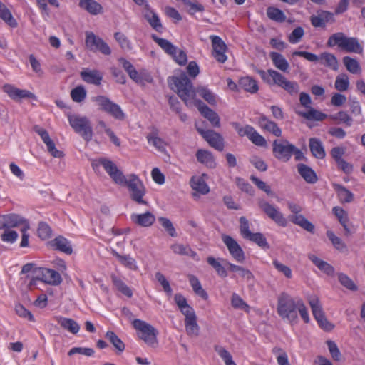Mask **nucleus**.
<instances>
[{
  "label": "nucleus",
  "instance_id": "1",
  "mask_svg": "<svg viewBox=\"0 0 365 365\" xmlns=\"http://www.w3.org/2000/svg\"><path fill=\"white\" fill-rule=\"evenodd\" d=\"M255 71L260 76L264 82L269 85H277L291 96L297 95L299 91V86L296 81H289L282 73L275 70L268 69L264 71L256 68Z\"/></svg>",
  "mask_w": 365,
  "mask_h": 365
},
{
  "label": "nucleus",
  "instance_id": "2",
  "mask_svg": "<svg viewBox=\"0 0 365 365\" xmlns=\"http://www.w3.org/2000/svg\"><path fill=\"white\" fill-rule=\"evenodd\" d=\"M168 81L170 85H174L175 88L171 86V88L177 92L186 106H188L190 99L195 98V88L186 74L182 73L179 76H173Z\"/></svg>",
  "mask_w": 365,
  "mask_h": 365
},
{
  "label": "nucleus",
  "instance_id": "3",
  "mask_svg": "<svg viewBox=\"0 0 365 365\" xmlns=\"http://www.w3.org/2000/svg\"><path fill=\"white\" fill-rule=\"evenodd\" d=\"M297 306L298 299L295 300L285 292L281 293L277 298L278 314L290 323L295 322L297 319Z\"/></svg>",
  "mask_w": 365,
  "mask_h": 365
},
{
  "label": "nucleus",
  "instance_id": "4",
  "mask_svg": "<svg viewBox=\"0 0 365 365\" xmlns=\"http://www.w3.org/2000/svg\"><path fill=\"white\" fill-rule=\"evenodd\" d=\"M327 45L329 47L337 45L341 50L349 53H361L363 51V48L356 38L347 37L342 32H337L330 36Z\"/></svg>",
  "mask_w": 365,
  "mask_h": 365
},
{
  "label": "nucleus",
  "instance_id": "5",
  "mask_svg": "<svg viewBox=\"0 0 365 365\" xmlns=\"http://www.w3.org/2000/svg\"><path fill=\"white\" fill-rule=\"evenodd\" d=\"M119 185L127 187L132 200L139 205H148V202L143 200L146 192L145 187L138 175L130 174L128 179L125 177V182Z\"/></svg>",
  "mask_w": 365,
  "mask_h": 365
},
{
  "label": "nucleus",
  "instance_id": "6",
  "mask_svg": "<svg viewBox=\"0 0 365 365\" xmlns=\"http://www.w3.org/2000/svg\"><path fill=\"white\" fill-rule=\"evenodd\" d=\"M70 125L74 131L79 134L86 142L91 140L93 138V128L90 120L86 116L76 114L68 115Z\"/></svg>",
  "mask_w": 365,
  "mask_h": 365
},
{
  "label": "nucleus",
  "instance_id": "7",
  "mask_svg": "<svg viewBox=\"0 0 365 365\" xmlns=\"http://www.w3.org/2000/svg\"><path fill=\"white\" fill-rule=\"evenodd\" d=\"M133 326L140 331L138 336L145 344L152 347H155L158 345L157 335L158 331L154 327L141 319L133 320Z\"/></svg>",
  "mask_w": 365,
  "mask_h": 365
},
{
  "label": "nucleus",
  "instance_id": "8",
  "mask_svg": "<svg viewBox=\"0 0 365 365\" xmlns=\"http://www.w3.org/2000/svg\"><path fill=\"white\" fill-rule=\"evenodd\" d=\"M92 100L97 103L101 110L110 115L114 118L119 120H123L125 119V115L120 107L115 103L111 101L108 97L105 96H98L93 97Z\"/></svg>",
  "mask_w": 365,
  "mask_h": 365
},
{
  "label": "nucleus",
  "instance_id": "9",
  "mask_svg": "<svg viewBox=\"0 0 365 365\" xmlns=\"http://www.w3.org/2000/svg\"><path fill=\"white\" fill-rule=\"evenodd\" d=\"M308 302L311 307L313 316L319 327L325 331H331L334 328V325L326 318L319 297L316 295H311L308 298Z\"/></svg>",
  "mask_w": 365,
  "mask_h": 365
},
{
  "label": "nucleus",
  "instance_id": "10",
  "mask_svg": "<svg viewBox=\"0 0 365 365\" xmlns=\"http://www.w3.org/2000/svg\"><path fill=\"white\" fill-rule=\"evenodd\" d=\"M295 145L285 139H277L272 143L273 155L279 160L287 162L293 155Z\"/></svg>",
  "mask_w": 365,
  "mask_h": 365
},
{
  "label": "nucleus",
  "instance_id": "11",
  "mask_svg": "<svg viewBox=\"0 0 365 365\" xmlns=\"http://www.w3.org/2000/svg\"><path fill=\"white\" fill-rule=\"evenodd\" d=\"M258 206L269 218L278 225L282 227L287 226V220L277 207L262 199L258 200Z\"/></svg>",
  "mask_w": 365,
  "mask_h": 365
},
{
  "label": "nucleus",
  "instance_id": "12",
  "mask_svg": "<svg viewBox=\"0 0 365 365\" xmlns=\"http://www.w3.org/2000/svg\"><path fill=\"white\" fill-rule=\"evenodd\" d=\"M12 227L29 229V223L24 217L16 214H8L0 216V230H8Z\"/></svg>",
  "mask_w": 365,
  "mask_h": 365
},
{
  "label": "nucleus",
  "instance_id": "13",
  "mask_svg": "<svg viewBox=\"0 0 365 365\" xmlns=\"http://www.w3.org/2000/svg\"><path fill=\"white\" fill-rule=\"evenodd\" d=\"M85 43L86 47L92 51H99L106 56L111 53V50L108 43L93 32H86Z\"/></svg>",
  "mask_w": 365,
  "mask_h": 365
},
{
  "label": "nucleus",
  "instance_id": "14",
  "mask_svg": "<svg viewBox=\"0 0 365 365\" xmlns=\"http://www.w3.org/2000/svg\"><path fill=\"white\" fill-rule=\"evenodd\" d=\"M222 240L233 259L237 262H244L245 260V252L237 242L232 237L226 235L222 236Z\"/></svg>",
  "mask_w": 365,
  "mask_h": 365
},
{
  "label": "nucleus",
  "instance_id": "15",
  "mask_svg": "<svg viewBox=\"0 0 365 365\" xmlns=\"http://www.w3.org/2000/svg\"><path fill=\"white\" fill-rule=\"evenodd\" d=\"M197 131L202 136V138L209 143V145L215 149L222 151L224 149V140L220 134L212 130H204L197 128Z\"/></svg>",
  "mask_w": 365,
  "mask_h": 365
},
{
  "label": "nucleus",
  "instance_id": "16",
  "mask_svg": "<svg viewBox=\"0 0 365 365\" xmlns=\"http://www.w3.org/2000/svg\"><path fill=\"white\" fill-rule=\"evenodd\" d=\"M98 162L115 183L119 185L125 182V176L113 161L107 158H101Z\"/></svg>",
  "mask_w": 365,
  "mask_h": 365
},
{
  "label": "nucleus",
  "instance_id": "17",
  "mask_svg": "<svg viewBox=\"0 0 365 365\" xmlns=\"http://www.w3.org/2000/svg\"><path fill=\"white\" fill-rule=\"evenodd\" d=\"M335 21L334 14L325 10H318L310 16L311 24L315 28H325L327 23L333 24Z\"/></svg>",
  "mask_w": 365,
  "mask_h": 365
},
{
  "label": "nucleus",
  "instance_id": "18",
  "mask_svg": "<svg viewBox=\"0 0 365 365\" xmlns=\"http://www.w3.org/2000/svg\"><path fill=\"white\" fill-rule=\"evenodd\" d=\"M212 46L213 48V56L220 63H225L227 61L225 51L227 46L222 38L217 36H210Z\"/></svg>",
  "mask_w": 365,
  "mask_h": 365
},
{
  "label": "nucleus",
  "instance_id": "19",
  "mask_svg": "<svg viewBox=\"0 0 365 365\" xmlns=\"http://www.w3.org/2000/svg\"><path fill=\"white\" fill-rule=\"evenodd\" d=\"M48 245L53 250L68 255L73 253L71 242L62 235H58L48 242Z\"/></svg>",
  "mask_w": 365,
  "mask_h": 365
},
{
  "label": "nucleus",
  "instance_id": "20",
  "mask_svg": "<svg viewBox=\"0 0 365 365\" xmlns=\"http://www.w3.org/2000/svg\"><path fill=\"white\" fill-rule=\"evenodd\" d=\"M25 279L30 280L29 283L28 284L29 289H40L41 287L38 286V284H41L43 286L46 284L44 268L36 267L34 269L33 274L31 275L27 274L25 277Z\"/></svg>",
  "mask_w": 365,
  "mask_h": 365
},
{
  "label": "nucleus",
  "instance_id": "21",
  "mask_svg": "<svg viewBox=\"0 0 365 365\" xmlns=\"http://www.w3.org/2000/svg\"><path fill=\"white\" fill-rule=\"evenodd\" d=\"M144 7L142 14L145 19L148 22L150 26L159 32L163 29V25L160 22V18L158 14L151 9L150 5L146 2L143 4Z\"/></svg>",
  "mask_w": 365,
  "mask_h": 365
},
{
  "label": "nucleus",
  "instance_id": "22",
  "mask_svg": "<svg viewBox=\"0 0 365 365\" xmlns=\"http://www.w3.org/2000/svg\"><path fill=\"white\" fill-rule=\"evenodd\" d=\"M197 103L198 106V110L202 114V115H203V117L207 119L213 127L220 128V119L218 114L215 111L210 108L202 101H198Z\"/></svg>",
  "mask_w": 365,
  "mask_h": 365
},
{
  "label": "nucleus",
  "instance_id": "23",
  "mask_svg": "<svg viewBox=\"0 0 365 365\" xmlns=\"http://www.w3.org/2000/svg\"><path fill=\"white\" fill-rule=\"evenodd\" d=\"M3 89L11 99L16 101H19L23 98H29L34 96L27 90L19 89L11 85H5Z\"/></svg>",
  "mask_w": 365,
  "mask_h": 365
},
{
  "label": "nucleus",
  "instance_id": "24",
  "mask_svg": "<svg viewBox=\"0 0 365 365\" xmlns=\"http://www.w3.org/2000/svg\"><path fill=\"white\" fill-rule=\"evenodd\" d=\"M81 77L87 83L99 86L103 79V74L98 70L84 69L81 73Z\"/></svg>",
  "mask_w": 365,
  "mask_h": 365
},
{
  "label": "nucleus",
  "instance_id": "25",
  "mask_svg": "<svg viewBox=\"0 0 365 365\" xmlns=\"http://www.w3.org/2000/svg\"><path fill=\"white\" fill-rule=\"evenodd\" d=\"M130 219L134 224L145 227L151 226L155 221V215L150 212L143 214H132Z\"/></svg>",
  "mask_w": 365,
  "mask_h": 365
},
{
  "label": "nucleus",
  "instance_id": "26",
  "mask_svg": "<svg viewBox=\"0 0 365 365\" xmlns=\"http://www.w3.org/2000/svg\"><path fill=\"white\" fill-rule=\"evenodd\" d=\"M197 160L209 168H215L216 162L212 153L207 150L199 149L196 152Z\"/></svg>",
  "mask_w": 365,
  "mask_h": 365
},
{
  "label": "nucleus",
  "instance_id": "27",
  "mask_svg": "<svg viewBox=\"0 0 365 365\" xmlns=\"http://www.w3.org/2000/svg\"><path fill=\"white\" fill-rule=\"evenodd\" d=\"M258 123L262 129L272 133L277 137L281 136L282 130L278 127L276 123L269 120L265 115H262L259 118Z\"/></svg>",
  "mask_w": 365,
  "mask_h": 365
},
{
  "label": "nucleus",
  "instance_id": "28",
  "mask_svg": "<svg viewBox=\"0 0 365 365\" xmlns=\"http://www.w3.org/2000/svg\"><path fill=\"white\" fill-rule=\"evenodd\" d=\"M308 258L319 269L326 274L329 276H333L334 274L335 270L334 267L327 262L319 259L314 255H309Z\"/></svg>",
  "mask_w": 365,
  "mask_h": 365
},
{
  "label": "nucleus",
  "instance_id": "29",
  "mask_svg": "<svg viewBox=\"0 0 365 365\" xmlns=\"http://www.w3.org/2000/svg\"><path fill=\"white\" fill-rule=\"evenodd\" d=\"M147 140L148 143L153 145L158 151L161 153L165 152L166 143L160 138L158 137V130L153 128L152 131L148 134Z\"/></svg>",
  "mask_w": 365,
  "mask_h": 365
},
{
  "label": "nucleus",
  "instance_id": "30",
  "mask_svg": "<svg viewBox=\"0 0 365 365\" xmlns=\"http://www.w3.org/2000/svg\"><path fill=\"white\" fill-rule=\"evenodd\" d=\"M78 6L92 15H97L103 11L102 6L95 0H79Z\"/></svg>",
  "mask_w": 365,
  "mask_h": 365
},
{
  "label": "nucleus",
  "instance_id": "31",
  "mask_svg": "<svg viewBox=\"0 0 365 365\" xmlns=\"http://www.w3.org/2000/svg\"><path fill=\"white\" fill-rule=\"evenodd\" d=\"M309 145L312 154L318 159H323L326 156L324 146L320 140L312 138L309 140Z\"/></svg>",
  "mask_w": 365,
  "mask_h": 365
},
{
  "label": "nucleus",
  "instance_id": "32",
  "mask_svg": "<svg viewBox=\"0 0 365 365\" xmlns=\"http://www.w3.org/2000/svg\"><path fill=\"white\" fill-rule=\"evenodd\" d=\"M111 253L114 257H115L118 259L119 262L124 267L131 270H138V267L137 266L135 259L131 257L129 255H120L115 250H112Z\"/></svg>",
  "mask_w": 365,
  "mask_h": 365
},
{
  "label": "nucleus",
  "instance_id": "33",
  "mask_svg": "<svg viewBox=\"0 0 365 365\" xmlns=\"http://www.w3.org/2000/svg\"><path fill=\"white\" fill-rule=\"evenodd\" d=\"M105 337L113 346L117 354L124 351L125 345L114 331H108L105 334Z\"/></svg>",
  "mask_w": 365,
  "mask_h": 365
},
{
  "label": "nucleus",
  "instance_id": "34",
  "mask_svg": "<svg viewBox=\"0 0 365 365\" xmlns=\"http://www.w3.org/2000/svg\"><path fill=\"white\" fill-rule=\"evenodd\" d=\"M191 187L202 195H206L210 192V188L201 176H193L190 180Z\"/></svg>",
  "mask_w": 365,
  "mask_h": 365
},
{
  "label": "nucleus",
  "instance_id": "35",
  "mask_svg": "<svg viewBox=\"0 0 365 365\" xmlns=\"http://www.w3.org/2000/svg\"><path fill=\"white\" fill-rule=\"evenodd\" d=\"M297 169L299 173L306 182L313 184L317 181V176L310 167L300 163L297 165Z\"/></svg>",
  "mask_w": 365,
  "mask_h": 365
},
{
  "label": "nucleus",
  "instance_id": "36",
  "mask_svg": "<svg viewBox=\"0 0 365 365\" xmlns=\"http://www.w3.org/2000/svg\"><path fill=\"white\" fill-rule=\"evenodd\" d=\"M151 38L168 55L174 56L177 53V47L167 39L161 38L155 34H153Z\"/></svg>",
  "mask_w": 365,
  "mask_h": 365
},
{
  "label": "nucleus",
  "instance_id": "37",
  "mask_svg": "<svg viewBox=\"0 0 365 365\" xmlns=\"http://www.w3.org/2000/svg\"><path fill=\"white\" fill-rule=\"evenodd\" d=\"M269 57L274 65V66L283 71V72H287L289 65L288 61L286 60V58L282 55L281 53H279L277 52H271L269 53Z\"/></svg>",
  "mask_w": 365,
  "mask_h": 365
},
{
  "label": "nucleus",
  "instance_id": "38",
  "mask_svg": "<svg viewBox=\"0 0 365 365\" xmlns=\"http://www.w3.org/2000/svg\"><path fill=\"white\" fill-rule=\"evenodd\" d=\"M333 186L341 203H349L354 200V194L344 186L339 184H334Z\"/></svg>",
  "mask_w": 365,
  "mask_h": 365
},
{
  "label": "nucleus",
  "instance_id": "39",
  "mask_svg": "<svg viewBox=\"0 0 365 365\" xmlns=\"http://www.w3.org/2000/svg\"><path fill=\"white\" fill-rule=\"evenodd\" d=\"M319 61H320L321 64L329 67L334 71L338 70L339 63L337 58L332 53L327 52L321 53L319 56Z\"/></svg>",
  "mask_w": 365,
  "mask_h": 365
},
{
  "label": "nucleus",
  "instance_id": "40",
  "mask_svg": "<svg viewBox=\"0 0 365 365\" xmlns=\"http://www.w3.org/2000/svg\"><path fill=\"white\" fill-rule=\"evenodd\" d=\"M290 220L307 232L311 233L314 232V225L302 215H293L291 217Z\"/></svg>",
  "mask_w": 365,
  "mask_h": 365
},
{
  "label": "nucleus",
  "instance_id": "41",
  "mask_svg": "<svg viewBox=\"0 0 365 365\" xmlns=\"http://www.w3.org/2000/svg\"><path fill=\"white\" fill-rule=\"evenodd\" d=\"M239 86L251 93H256L259 89L256 81L249 76L241 78L239 81Z\"/></svg>",
  "mask_w": 365,
  "mask_h": 365
},
{
  "label": "nucleus",
  "instance_id": "42",
  "mask_svg": "<svg viewBox=\"0 0 365 365\" xmlns=\"http://www.w3.org/2000/svg\"><path fill=\"white\" fill-rule=\"evenodd\" d=\"M219 260L223 261L226 264L225 262L227 261L223 259H216L215 257L211 256L207 258V262L213 267L217 274L220 277L225 278L227 276V272Z\"/></svg>",
  "mask_w": 365,
  "mask_h": 365
},
{
  "label": "nucleus",
  "instance_id": "43",
  "mask_svg": "<svg viewBox=\"0 0 365 365\" xmlns=\"http://www.w3.org/2000/svg\"><path fill=\"white\" fill-rule=\"evenodd\" d=\"M63 273L54 269L47 268V284L52 286L60 285L63 282Z\"/></svg>",
  "mask_w": 365,
  "mask_h": 365
},
{
  "label": "nucleus",
  "instance_id": "44",
  "mask_svg": "<svg viewBox=\"0 0 365 365\" xmlns=\"http://www.w3.org/2000/svg\"><path fill=\"white\" fill-rule=\"evenodd\" d=\"M0 18L11 27L17 26V22L14 19L10 11L0 1Z\"/></svg>",
  "mask_w": 365,
  "mask_h": 365
},
{
  "label": "nucleus",
  "instance_id": "45",
  "mask_svg": "<svg viewBox=\"0 0 365 365\" xmlns=\"http://www.w3.org/2000/svg\"><path fill=\"white\" fill-rule=\"evenodd\" d=\"M298 114L305 119L309 120H318L322 121L327 118V115L317 110L312 108H309V110L307 112H299Z\"/></svg>",
  "mask_w": 365,
  "mask_h": 365
},
{
  "label": "nucleus",
  "instance_id": "46",
  "mask_svg": "<svg viewBox=\"0 0 365 365\" xmlns=\"http://www.w3.org/2000/svg\"><path fill=\"white\" fill-rule=\"evenodd\" d=\"M60 325L72 334H77L80 329L79 324L70 318H61L58 321Z\"/></svg>",
  "mask_w": 365,
  "mask_h": 365
},
{
  "label": "nucleus",
  "instance_id": "47",
  "mask_svg": "<svg viewBox=\"0 0 365 365\" xmlns=\"http://www.w3.org/2000/svg\"><path fill=\"white\" fill-rule=\"evenodd\" d=\"M267 15L269 19L279 23L284 22L287 19L286 15L281 9L273 6L267 8Z\"/></svg>",
  "mask_w": 365,
  "mask_h": 365
},
{
  "label": "nucleus",
  "instance_id": "48",
  "mask_svg": "<svg viewBox=\"0 0 365 365\" xmlns=\"http://www.w3.org/2000/svg\"><path fill=\"white\" fill-rule=\"evenodd\" d=\"M197 93L202 98H204L210 105H215L216 96L207 87L199 86L195 88V93Z\"/></svg>",
  "mask_w": 365,
  "mask_h": 365
},
{
  "label": "nucleus",
  "instance_id": "49",
  "mask_svg": "<svg viewBox=\"0 0 365 365\" xmlns=\"http://www.w3.org/2000/svg\"><path fill=\"white\" fill-rule=\"evenodd\" d=\"M111 279L117 289L128 297L133 296L132 290L117 276L111 275Z\"/></svg>",
  "mask_w": 365,
  "mask_h": 365
},
{
  "label": "nucleus",
  "instance_id": "50",
  "mask_svg": "<svg viewBox=\"0 0 365 365\" xmlns=\"http://www.w3.org/2000/svg\"><path fill=\"white\" fill-rule=\"evenodd\" d=\"M185 329L187 334L191 336H197L199 334L200 327L197 323V317L189 318L185 320Z\"/></svg>",
  "mask_w": 365,
  "mask_h": 365
},
{
  "label": "nucleus",
  "instance_id": "51",
  "mask_svg": "<svg viewBox=\"0 0 365 365\" xmlns=\"http://www.w3.org/2000/svg\"><path fill=\"white\" fill-rule=\"evenodd\" d=\"M119 61L121 63L123 68L127 71L130 78L136 82L140 80L138 71L130 62L123 58H120Z\"/></svg>",
  "mask_w": 365,
  "mask_h": 365
},
{
  "label": "nucleus",
  "instance_id": "52",
  "mask_svg": "<svg viewBox=\"0 0 365 365\" xmlns=\"http://www.w3.org/2000/svg\"><path fill=\"white\" fill-rule=\"evenodd\" d=\"M226 264L229 266V269L234 272H238L240 276L246 279L247 280H250L253 279L254 276L252 273L247 269H245L242 267L235 265L228 262H225Z\"/></svg>",
  "mask_w": 365,
  "mask_h": 365
},
{
  "label": "nucleus",
  "instance_id": "53",
  "mask_svg": "<svg viewBox=\"0 0 365 365\" xmlns=\"http://www.w3.org/2000/svg\"><path fill=\"white\" fill-rule=\"evenodd\" d=\"M189 281L196 294L201 297L203 299L208 298L207 293L202 288L201 284L196 277L191 275L189 278Z\"/></svg>",
  "mask_w": 365,
  "mask_h": 365
},
{
  "label": "nucleus",
  "instance_id": "54",
  "mask_svg": "<svg viewBox=\"0 0 365 365\" xmlns=\"http://www.w3.org/2000/svg\"><path fill=\"white\" fill-rule=\"evenodd\" d=\"M327 236L336 250L341 252L346 250L347 247L346 244L341 240V238L336 236L332 231L328 230L327 232Z\"/></svg>",
  "mask_w": 365,
  "mask_h": 365
},
{
  "label": "nucleus",
  "instance_id": "55",
  "mask_svg": "<svg viewBox=\"0 0 365 365\" xmlns=\"http://www.w3.org/2000/svg\"><path fill=\"white\" fill-rule=\"evenodd\" d=\"M343 63L346 69L351 73H358L361 70L359 63L353 58L344 56L343 58Z\"/></svg>",
  "mask_w": 365,
  "mask_h": 365
},
{
  "label": "nucleus",
  "instance_id": "56",
  "mask_svg": "<svg viewBox=\"0 0 365 365\" xmlns=\"http://www.w3.org/2000/svg\"><path fill=\"white\" fill-rule=\"evenodd\" d=\"M256 243L259 247L263 249H269V245L266 237L260 232L252 233L247 238Z\"/></svg>",
  "mask_w": 365,
  "mask_h": 365
},
{
  "label": "nucleus",
  "instance_id": "57",
  "mask_svg": "<svg viewBox=\"0 0 365 365\" xmlns=\"http://www.w3.org/2000/svg\"><path fill=\"white\" fill-rule=\"evenodd\" d=\"M334 120H338L339 123L345 124L346 126H351L353 123L352 118L346 111H339L335 115L331 116Z\"/></svg>",
  "mask_w": 365,
  "mask_h": 365
},
{
  "label": "nucleus",
  "instance_id": "58",
  "mask_svg": "<svg viewBox=\"0 0 365 365\" xmlns=\"http://www.w3.org/2000/svg\"><path fill=\"white\" fill-rule=\"evenodd\" d=\"M231 125L240 137L247 136L249 138L254 130V128L251 125H247L243 127L237 122H232Z\"/></svg>",
  "mask_w": 365,
  "mask_h": 365
},
{
  "label": "nucleus",
  "instance_id": "59",
  "mask_svg": "<svg viewBox=\"0 0 365 365\" xmlns=\"http://www.w3.org/2000/svg\"><path fill=\"white\" fill-rule=\"evenodd\" d=\"M338 279L341 284L346 289L351 291H356L358 289L357 286L355 284L353 280L346 274L339 273Z\"/></svg>",
  "mask_w": 365,
  "mask_h": 365
},
{
  "label": "nucleus",
  "instance_id": "60",
  "mask_svg": "<svg viewBox=\"0 0 365 365\" xmlns=\"http://www.w3.org/2000/svg\"><path fill=\"white\" fill-rule=\"evenodd\" d=\"M349 81L346 74H341L336 77L335 88L339 91H345L349 88Z\"/></svg>",
  "mask_w": 365,
  "mask_h": 365
},
{
  "label": "nucleus",
  "instance_id": "61",
  "mask_svg": "<svg viewBox=\"0 0 365 365\" xmlns=\"http://www.w3.org/2000/svg\"><path fill=\"white\" fill-rule=\"evenodd\" d=\"M71 96L73 101L80 103L86 98V91L83 86H78L71 91Z\"/></svg>",
  "mask_w": 365,
  "mask_h": 365
},
{
  "label": "nucleus",
  "instance_id": "62",
  "mask_svg": "<svg viewBox=\"0 0 365 365\" xmlns=\"http://www.w3.org/2000/svg\"><path fill=\"white\" fill-rule=\"evenodd\" d=\"M47 151L51 153L53 158L61 159L64 157V153L56 148L54 142L47 135Z\"/></svg>",
  "mask_w": 365,
  "mask_h": 365
},
{
  "label": "nucleus",
  "instance_id": "63",
  "mask_svg": "<svg viewBox=\"0 0 365 365\" xmlns=\"http://www.w3.org/2000/svg\"><path fill=\"white\" fill-rule=\"evenodd\" d=\"M215 351L217 352L219 356L222 359L226 365H236L235 361L232 360V356L230 353L222 347L215 346Z\"/></svg>",
  "mask_w": 365,
  "mask_h": 365
},
{
  "label": "nucleus",
  "instance_id": "64",
  "mask_svg": "<svg viewBox=\"0 0 365 365\" xmlns=\"http://www.w3.org/2000/svg\"><path fill=\"white\" fill-rule=\"evenodd\" d=\"M215 351L217 352L219 356L222 359L226 365H236L235 361L232 360V356L230 353L222 347L215 346Z\"/></svg>",
  "mask_w": 365,
  "mask_h": 365
}]
</instances>
